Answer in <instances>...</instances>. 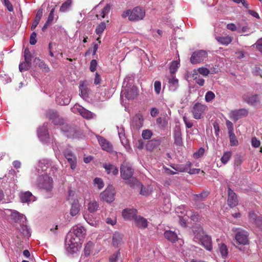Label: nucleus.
<instances>
[{"label":"nucleus","instance_id":"a878e982","mask_svg":"<svg viewBox=\"0 0 262 262\" xmlns=\"http://www.w3.org/2000/svg\"><path fill=\"white\" fill-rule=\"evenodd\" d=\"M160 144V140L152 139L147 142L146 145V149L148 150L152 151L155 148L159 146Z\"/></svg>","mask_w":262,"mask_h":262},{"label":"nucleus","instance_id":"052dcab7","mask_svg":"<svg viewBox=\"0 0 262 262\" xmlns=\"http://www.w3.org/2000/svg\"><path fill=\"white\" fill-rule=\"evenodd\" d=\"M97 66V61L95 59H93L90 62V70L91 72H94L96 71Z\"/></svg>","mask_w":262,"mask_h":262},{"label":"nucleus","instance_id":"bf43d9fd","mask_svg":"<svg viewBox=\"0 0 262 262\" xmlns=\"http://www.w3.org/2000/svg\"><path fill=\"white\" fill-rule=\"evenodd\" d=\"M42 13H43L42 9H41V8L39 9L36 13L35 17L34 18V20L38 23H39V21L41 18V17L42 16Z\"/></svg>","mask_w":262,"mask_h":262},{"label":"nucleus","instance_id":"4d7b16f0","mask_svg":"<svg viewBox=\"0 0 262 262\" xmlns=\"http://www.w3.org/2000/svg\"><path fill=\"white\" fill-rule=\"evenodd\" d=\"M230 30L236 31L238 33L244 32V27L242 29L241 27H236L234 24H230Z\"/></svg>","mask_w":262,"mask_h":262},{"label":"nucleus","instance_id":"c756f323","mask_svg":"<svg viewBox=\"0 0 262 262\" xmlns=\"http://www.w3.org/2000/svg\"><path fill=\"white\" fill-rule=\"evenodd\" d=\"M122 243V235L119 232H115L112 238V244L115 247H118Z\"/></svg>","mask_w":262,"mask_h":262},{"label":"nucleus","instance_id":"a19ab883","mask_svg":"<svg viewBox=\"0 0 262 262\" xmlns=\"http://www.w3.org/2000/svg\"><path fill=\"white\" fill-rule=\"evenodd\" d=\"M58 113L56 111L52 110H49L46 113V117L52 121L56 119L55 118L58 117Z\"/></svg>","mask_w":262,"mask_h":262},{"label":"nucleus","instance_id":"338daca9","mask_svg":"<svg viewBox=\"0 0 262 262\" xmlns=\"http://www.w3.org/2000/svg\"><path fill=\"white\" fill-rule=\"evenodd\" d=\"M178 63L176 61H173L172 62L170 67V71L171 73L173 74L177 71V69L178 68Z\"/></svg>","mask_w":262,"mask_h":262},{"label":"nucleus","instance_id":"6e6552de","mask_svg":"<svg viewBox=\"0 0 262 262\" xmlns=\"http://www.w3.org/2000/svg\"><path fill=\"white\" fill-rule=\"evenodd\" d=\"M115 190L112 186L107 187L101 192L100 197L101 200L107 203L112 202L115 199Z\"/></svg>","mask_w":262,"mask_h":262},{"label":"nucleus","instance_id":"aec40b11","mask_svg":"<svg viewBox=\"0 0 262 262\" xmlns=\"http://www.w3.org/2000/svg\"><path fill=\"white\" fill-rule=\"evenodd\" d=\"M132 180L134 183L133 187L136 186L139 188H141L140 193L141 195L144 196H148L149 195L151 192L148 187H143L142 184L136 178H133L132 179Z\"/></svg>","mask_w":262,"mask_h":262},{"label":"nucleus","instance_id":"c03bdc74","mask_svg":"<svg viewBox=\"0 0 262 262\" xmlns=\"http://www.w3.org/2000/svg\"><path fill=\"white\" fill-rule=\"evenodd\" d=\"M208 192L203 191L200 194H194L193 195V199L196 201H202L204 198L208 195Z\"/></svg>","mask_w":262,"mask_h":262},{"label":"nucleus","instance_id":"2eb2a0df","mask_svg":"<svg viewBox=\"0 0 262 262\" xmlns=\"http://www.w3.org/2000/svg\"><path fill=\"white\" fill-rule=\"evenodd\" d=\"M56 119H53L52 122L56 125H62L61 130L64 132H73L74 130L73 128L68 125V124H64V120L63 118L60 117L59 115L58 117L55 118Z\"/></svg>","mask_w":262,"mask_h":262},{"label":"nucleus","instance_id":"f3484780","mask_svg":"<svg viewBox=\"0 0 262 262\" xmlns=\"http://www.w3.org/2000/svg\"><path fill=\"white\" fill-rule=\"evenodd\" d=\"M96 137L100 145L103 150H105L109 152L113 151V147L111 143L104 137L100 136H97Z\"/></svg>","mask_w":262,"mask_h":262},{"label":"nucleus","instance_id":"13d9d810","mask_svg":"<svg viewBox=\"0 0 262 262\" xmlns=\"http://www.w3.org/2000/svg\"><path fill=\"white\" fill-rule=\"evenodd\" d=\"M183 119L187 128H190L193 126V123L191 122V121L189 120L186 116H183Z\"/></svg>","mask_w":262,"mask_h":262},{"label":"nucleus","instance_id":"20e7f679","mask_svg":"<svg viewBox=\"0 0 262 262\" xmlns=\"http://www.w3.org/2000/svg\"><path fill=\"white\" fill-rule=\"evenodd\" d=\"M232 230L235 232L234 237L236 244L243 245L249 244V233L247 231L241 228H233Z\"/></svg>","mask_w":262,"mask_h":262},{"label":"nucleus","instance_id":"5701e85b","mask_svg":"<svg viewBox=\"0 0 262 262\" xmlns=\"http://www.w3.org/2000/svg\"><path fill=\"white\" fill-rule=\"evenodd\" d=\"M79 91L80 92V96L84 100H87L89 98V94L90 90L85 85L83 81H81L79 86Z\"/></svg>","mask_w":262,"mask_h":262},{"label":"nucleus","instance_id":"69168bd1","mask_svg":"<svg viewBox=\"0 0 262 262\" xmlns=\"http://www.w3.org/2000/svg\"><path fill=\"white\" fill-rule=\"evenodd\" d=\"M251 144L253 147H258L260 146V142L256 137H254L252 138Z\"/></svg>","mask_w":262,"mask_h":262},{"label":"nucleus","instance_id":"37998d69","mask_svg":"<svg viewBox=\"0 0 262 262\" xmlns=\"http://www.w3.org/2000/svg\"><path fill=\"white\" fill-rule=\"evenodd\" d=\"M215 39L220 44L227 46L229 43V37L228 36H217Z\"/></svg>","mask_w":262,"mask_h":262},{"label":"nucleus","instance_id":"5fc2aeb1","mask_svg":"<svg viewBox=\"0 0 262 262\" xmlns=\"http://www.w3.org/2000/svg\"><path fill=\"white\" fill-rule=\"evenodd\" d=\"M120 256V253L119 250L115 252L110 257V262H117V260L119 257Z\"/></svg>","mask_w":262,"mask_h":262},{"label":"nucleus","instance_id":"8fccbe9b","mask_svg":"<svg viewBox=\"0 0 262 262\" xmlns=\"http://www.w3.org/2000/svg\"><path fill=\"white\" fill-rule=\"evenodd\" d=\"M95 185H96L99 189H101L104 187V183L102 180L99 178H96L94 180Z\"/></svg>","mask_w":262,"mask_h":262},{"label":"nucleus","instance_id":"ddd939ff","mask_svg":"<svg viewBox=\"0 0 262 262\" xmlns=\"http://www.w3.org/2000/svg\"><path fill=\"white\" fill-rule=\"evenodd\" d=\"M191 163L190 162H187L185 165H180L179 166H177L176 168H174L177 171H179L180 172H188L189 173L195 174L199 173L200 171V169L198 168H192L191 169L190 167L191 166Z\"/></svg>","mask_w":262,"mask_h":262},{"label":"nucleus","instance_id":"f704fd0d","mask_svg":"<svg viewBox=\"0 0 262 262\" xmlns=\"http://www.w3.org/2000/svg\"><path fill=\"white\" fill-rule=\"evenodd\" d=\"M24 58L25 61L27 63L28 66H31L32 55L28 48H26L24 50Z\"/></svg>","mask_w":262,"mask_h":262},{"label":"nucleus","instance_id":"4c0bfd02","mask_svg":"<svg viewBox=\"0 0 262 262\" xmlns=\"http://www.w3.org/2000/svg\"><path fill=\"white\" fill-rule=\"evenodd\" d=\"M32 196V194L30 191H26L22 193L20 195V200L23 203H27L30 201V198Z\"/></svg>","mask_w":262,"mask_h":262},{"label":"nucleus","instance_id":"393cba45","mask_svg":"<svg viewBox=\"0 0 262 262\" xmlns=\"http://www.w3.org/2000/svg\"><path fill=\"white\" fill-rule=\"evenodd\" d=\"M34 62L36 66H38L39 68L44 72L48 73L50 71V68L45 62L39 59V58L36 57L34 59Z\"/></svg>","mask_w":262,"mask_h":262},{"label":"nucleus","instance_id":"423d86ee","mask_svg":"<svg viewBox=\"0 0 262 262\" xmlns=\"http://www.w3.org/2000/svg\"><path fill=\"white\" fill-rule=\"evenodd\" d=\"M207 109L208 107L205 104L199 102L195 103L191 109L193 117L195 119H201Z\"/></svg>","mask_w":262,"mask_h":262},{"label":"nucleus","instance_id":"a18cd8bd","mask_svg":"<svg viewBox=\"0 0 262 262\" xmlns=\"http://www.w3.org/2000/svg\"><path fill=\"white\" fill-rule=\"evenodd\" d=\"M220 252L223 257H225L228 254V248L226 245L221 244L219 247Z\"/></svg>","mask_w":262,"mask_h":262},{"label":"nucleus","instance_id":"473e14b6","mask_svg":"<svg viewBox=\"0 0 262 262\" xmlns=\"http://www.w3.org/2000/svg\"><path fill=\"white\" fill-rule=\"evenodd\" d=\"M194 73L192 74V77L193 80H195L196 83H197L200 86H203L205 83V80L203 78H202L198 74L196 73V71L194 70Z\"/></svg>","mask_w":262,"mask_h":262},{"label":"nucleus","instance_id":"7ed1b4c3","mask_svg":"<svg viewBox=\"0 0 262 262\" xmlns=\"http://www.w3.org/2000/svg\"><path fill=\"white\" fill-rule=\"evenodd\" d=\"M134 172V169L127 163L124 162L120 167V173L122 178L124 180H129L128 184L130 187H134V183L132 179Z\"/></svg>","mask_w":262,"mask_h":262},{"label":"nucleus","instance_id":"c85d7f7f","mask_svg":"<svg viewBox=\"0 0 262 262\" xmlns=\"http://www.w3.org/2000/svg\"><path fill=\"white\" fill-rule=\"evenodd\" d=\"M164 235L167 240L172 243H174L178 239L177 234L174 231L166 230L165 231Z\"/></svg>","mask_w":262,"mask_h":262},{"label":"nucleus","instance_id":"680f3d73","mask_svg":"<svg viewBox=\"0 0 262 262\" xmlns=\"http://www.w3.org/2000/svg\"><path fill=\"white\" fill-rule=\"evenodd\" d=\"M31 66H29L27 64V63L25 61L24 62H21L19 65V70L20 72H23V71H27L30 68Z\"/></svg>","mask_w":262,"mask_h":262},{"label":"nucleus","instance_id":"864d4df0","mask_svg":"<svg viewBox=\"0 0 262 262\" xmlns=\"http://www.w3.org/2000/svg\"><path fill=\"white\" fill-rule=\"evenodd\" d=\"M205 152V149L203 147H201L199 150L193 154V157L195 159L201 158L203 156Z\"/></svg>","mask_w":262,"mask_h":262},{"label":"nucleus","instance_id":"b1692460","mask_svg":"<svg viewBox=\"0 0 262 262\" xmlns=\"http://www.w3.org/2000/svg\"><path fill=\"white\" fill-rule=\"evenodd\" d=\"M85 229L82 226L76 227L74 228L73 233L76 236V238L80 241L81 238H84L85 234Z\"/></svg>","mask_w":262,"mask_h":262},{"label":"nucleus","instance_id":"412c9836","mask_svg":"<svg viewBox=\"0 0 262 262\" xmlns=\"http://www.w3.org/2000/svg\"><path fill=\"white\" fill-rule=\"evenodd\" d=\"M135 225L139 228L145 229L147 227V220L141 215H137L134 220Z\"/></svg>","mask_w":262,"mask_h":262},{"label":"nucleus","instance_id":"39448f33","mask_svg":"<svg viewBox=\"0 0 262 262\" xmlns=\"http://www.w3.org/2000/svg\"><path fill=\"white\" fill-rule=\"evenodd\" d=\"M72 110L73 113H79L83 118L86 120L92 119L95 116L93 113L77 103L74 105Z\"/></svg>","mask_w":262,"mask_h":262},{"label":"nucleus","instance_id":"f257e3e1","mask_svg":"<svg viewBox=\"0 0 262 262\" xmlns=\"http://www.w3.org/2000/svg\"><path fill=\"white\" fill-rule=\"evenodd\" d=\"M194 234L193 240L195 242H200L201 245L207 250L211 251L212 249V241L210 236L205 234L203 228L199 226L194 227L193 229Z\"/></svg>","mask_w":262,"mask_h":262},{"label":"nucleus","instance_id":"4468645a","mask_svg":"<svg viewBox=\"0 0 262 262\" xmlns=\"http://www.w3.org/2000/svg\"><path fill=\"white\" fill-rule=\"evenodd\" d=\"M143 117L141 113H138L133 118L131 126L134 129H138L143 126Z\"/></svg>","mask_w":262,"mask_h":262},{"label":"nucleus","instance_id":"6ab92c4d","mask_svg":"<svg viewBox=\"0 0 262 262\" xmlns=\"http://www.w3.org/2000/svg\"><path fill=\"white\" fill-rule=\"evenodd\" d=\"M137 210L136 209H125L122 211V214L125 220H135L137 215Z\"/></svg>","mask_w":262,"mask_h":262},{"label":"nucleus","instance_id":"9d476101","mask_svg":"<svg viewBox=\"0 0 262 262\" xmlns=\"http://www.w3.org/2000/svg\"><path fill=\"white\" fill-rule=\"evenodd\" d=\"M69 236H71V235H69L66 239L67 250L70 253H75L78 250V244L80 241L73 237L69 238Z\"/></svg>","mask_w":262,"mask_h":262},{"label":"nucleus","instance_id":"ea45409f","mask_svg":"<svg viewBox=\"0 0 262 262\" xmlns=\"http://www.w3.org/2000/svg\"><path fill=\"white\" fill-rule=\"evenodd\" d=\"M232 125V123L230 122V146H237L238 141L231 129Z\"/></svg>","mask_w":262,"mask_h":262},{"label":"nucleus","instance_id":"79ce46f5","mask_svg":"<svg viewBox=\"0 0 262 262\" xmlns=\"http://www.w3.org/2000/svg\"><path fill=\"white\" fill-rule=\"evenodd\" d=\"M72 3V0H67L61 6L59 9V11L60 12H65L66 11H67L71 7Z\"/></svg>","mask_w":262,"mask_h":262},{"label":"nucleus","instance_id":"a211bd4d","mask_svg":"<svg viewBox=\"0 0 262 262\" xmlns=\"http://www.w3.org/2000/svg\"><path fill=\"white\" fill-rule=\"evenodd\" d=\"M249 114V111L246 108L236 110L231 112V118L234 121H237L243 117H246Z\"/></svg>","mask_w":262,"mask_h":262},{"label":"nucleus","instance_id":"9b49d317","mask_svg":"<svg viewBox=\"0 0 262 262\" xmlns=\"http://www.w3.org/2000/svg\"><path fill=\"white\" fill-rule=\"evenodd\" d=\"M138 95V89L136 86L124 88L121 91V96L122 97L130 100L135 99Z\"/></svg>","mask_w":262,"mask_h":262},{"label":"nucleus","instance_id":"0eeeda50","mask_svg":"<svg viewBox=\"0 0 262 262\" xmlns=\"http://www.w3.org/2000/svg\"><path fill=\"white\" fill-rule=\"evenodd\" d=\"M207 57V52L205 50H200L195 51L192 53L190 61L192 64H198L203 62Z\"/></svg>","mask_w":262,"mask_h":262},{"label":"nucleus","instance_id":"0e129e2a","mask_svg":"<svg viewBox=\"0 0 262 262\" xmlns=\"http://www.w3.org/2000/svg\"><path fill=\"white\" fill-rule=\"evenodd\" d=\"M36 36H37V34L35 32H33L31 34V35L30 36V43L31 45H34L36 43V42H37V40L36 39Z\"/></svg>","mask_w":262,"mask_h":262},{"label":"nucleus","instance_id":"72a5a7b5","mask_svg":"<svg viewBox=\"0 0 262 262\" xmlns=\"http://www.w3.org/2000/svg\"><path fill=\"white\" fill-rule=\"evenodd\" d=\"M99 207V204L96 201H92L88 205V210L91 213L95 212Z\"/></svg>","mask_w":262,"mask_h":262},{"label":"nucleus","instance_id":"dca6fc26","mask_svg":"<svg viewBox=\"0 0 262 262\" xmlns=\"http://www.w3.org/2000/svg\"><path fill=\"white\" fill-rule=\"evenodd\" d=\"M63 155L70 163L71 169L73 170L75 169L76 167L77 160L73 152L71 150L67 149L64 151Z\"/></svg>","mask_w":262,"mask_h":262},{"label":"nucleus","instance_id":"4be33fe9","mask_svg":"<svg viewBox=\"0 0 262 262\" xmlns=\"http://www.w3.org/2000/svg\"><path fill=\"white\" fill-rule=\"evenodd\" d=\"M80 205L77 199L73 200L71 204V207L70 210V214L71 216H74L76 215L80 211Z\"/></svg>","mask_w":262,"mask_h":262},{"label":"nucleus","instance_id":"3c124183","mask_svg":"<svg viewBox=\"0 0 262 262\" xmlns=\"http://www.w3.org/2000/svg\"><path fill=\"white\" fill-rule=\"evenodd\" d=\"M198 72L204 76H207L210 73V71L208 69L205 67H201L198 69Z\"/></svg>","mask_w":262,"mask_h":262},{"label":"nucleus","instance_id":"2f4dec72","mask_svg":"<svg viewBox=\"0 0 262 262\" xmlns=\"http://www.w3.org/2000/svg\"><path fill=\"white\" fill-rule=\"evenodd\" d=\"M173 137L174 139V144L178 146H181L183 144L182 134L180 129H177L174 131Z\"/></svg>","mask_w":262,"mask_h":262},{"label":"nucleus","instance_id":"cd10ccee","mask_svg":"<svg viewBox=\"0 0 262 262\" xmlns=\"http://www.w3.org/2000/svg\"><path fill=\"white\" fill-rule=\"evenodd\" d=\"M169 90L171 92H176L179 86V81L178 79L176 78L175 76L173 75H171V77L169 79Z\"/></svg>","mask_w":262,"mask_h":262},{"label":"nucleus","instance_id":"e433bc0d","mask_svg":"<svg viewBox=\"0 0 262 262\" xmlns=\"http://www.w3.org/2000/svg\"><path fill=\"white\" fill-rule=\"evenodd\" d=\"M238 203V201L236 193L230 189V208L236 206Z\"/></svg>","mask_w":262,"mask_h":262},{"label":"nucleus","instance_id":"09e8293b","mask_svg":"<svg viewBox=\"0 0 262 262\" xmlns=\"http://www.w3.org/2000/svg\"><path fill=\"white\" fill-rule=\"evenodd\" d=\"M234 210V211H230V213H231L232 216L234 219H235L236 221H237V220H238V219H239L241 217V214L238 211V210L236 211L235 209ZM230 222H233L234 223H236V221H231V220H230Z\"/></svg>","mask_w":262,"mask_h":262},{"label":"nucleus","instance_id":"e2e57ef3","mask_svg":"<svg viewBox=\"0 0 262 262\" xmlns=\"http://www.w3.org/2000/svg\"><path fill=\"white\" fill-rule=\"evenodd\" d=\"M161 83L159 81H156L154 83V89L157 94H160L161 91Z\"/></svg>","mask_w":262,"mask_h":262},{"label":"nucleus","instance_id":"6e6d98bb","mask_svg":"<svg viewBox=\"0 0 262 262\" xmlns=\"http://www.w3.org/2000/svg\"><path fill=\"white\" fill-rule=\"evenodd\" d=\"M220 160L222 164H227L228 161L229 160V152H225L223 156L220 159Z\"/></svg>","mask_w":262,"mask_h":262},{"label":"nucleus","instance_id":"f03ea898","mask_svg":"<svg viewBox=\"0 0 262 262\" xmlns=\"http://www.w3.org/2000/svg\"><path fill=\"white\" fill-rule=\"evenodd\" d=\"M145 16V10L140 6L134 7L123 12L121 17L125 18L128 17L130 21H138L143 19Z\"/></svg>","mask_w":262,"mask_h":262},{"label":"nucleus","instance_id":"bb28decb","mask_svg":"<svg viewBox=\"0 0 262 262\" xmlns=\"http://www.w3.org/2000/svg\"><path fill=\"white\" fill-rule=\"evenodd\" d=\"M103 167L105 168L108 174L112 173L113 175L115 176L118 173V169L114 165L104 163Z\"/></svg>","mask_w":262,"mask_h":262},{"label":"nucleus","instance_id":"1a4fd4ad","mask_svg":"<svg viewBox=\"0 0 262 262\" xmlns=\"http://www.w3.org/2000/svg\"><path fill=\"white\" fill-rule=\"evenodd\" d=\"M40 183L39 186L40 188L46 190L50 191L53 187L52 179L48 175L41 176L39 177Z\"/></svg>","mask_w":262,"mask_h":262},{"label":"nucleus","instance_id":"603ef678","mask_svg":"<svg viewBox=\"0 0 262 262\" xmlns=\"http://www.w3.org/2000/svg\"><path fill=\"white\" fill-rule=\"evenodd\" d=\"M93 243L91 242H89L88 243L84 248V253L85 255H89L90 253V252L91 251L92 249H93Z\"/></svg>","mask_w":262,"mask_h":262},{"label":"nucleus","instance_id":"f8f14e48","mask_svg":"<svg viewBox=\"0 0 262 262\" xmlns=\"http://www.w3.org/2000/svg\"><path fill=\"white\" fill-rule=\"evenodd\" d=\"M244 100L251 106H256L260 104V97L257 94L245 96Z\"/></svg>","mask_w":262,"mask_h":262},{"label":"nucleus","instance_id":"58836bf2","mask_svg":"<svg viewBox=\"0 0 262 262\" xmlns=\"http://www.w3.org/2000/svg\"><path fill=\"white\" fill-rule=\"evenodd\" d=\"M106 25L105 22L100 23L96 28L95 33L99 36L102 34L104 30L106 29Z\"/></svg>","mask_w":262,"mask_h":262},{"label":"nucleus","instance_id":"7c9ffc66","mask_svg":"<svg viewBox=\"0 0 262 262\" xmlns=\"http://www.w3.org/2000/svg\"><path fill=\"white\" fill-rule=\"evenodd\" d=\"M54 12H55V8H53L50 11V12L48 17V19L42 28V31H44L46 29H47V28L50 25H51L52 24L53 20H54Z\"/></svg>","mask_w":262,"mask_h":262},{"label":"nucleus","instance_id":"774afa93","mask_svg":"<svg viewBox=\"0 0 262 262\" xmlns=\"http://www.w3.org/2000/svg\"><path fill=\"white\" fill-rule=\"evenodd\" d=\"M4 3L9 11L12 12L13 11V7L9 0H4Z\"/></svg>","mask_w":262,"mask_h":262},{"label":"nucleus","instance_id":"c9c22d12","mask_svg":"<svg viewBox=\"0 0 262 262\" xmlns=\"http://www.w3.org/2000/svg\"><path fill=\"white\" fill-rule=\"evenodd\" d=\"M111 9V7L108 4H107L102 10L100 14H97L96 16L98 19L105 18V16L107 15Z\"/></svg>","mask_w":262,"mask_h":262},{"label":"nucleus","instance_id":"de8ad7c7","mask_svg":"<svg viewBox=\"0 0 262 262\" xmlns=\"http://www.w3.org/2000/svg\"><path fill=\"white\" fill-rule=\"evenodd\" d=\"M152 135V133L149 129L143 130L142 133V137L144 139H149Z\"/></svg>","mask_w":262,"mask_h":262},{"label":"nucleus","instance_id":"49530a36","mask_svg":"<svg viewBox=\"0 0 262 262\" xmlns=\"http://www.w3.org/2000/svg\"><path fill=\"white\" fill-rule=\"evenodd\" d=\"M215 98V94L212 91H208L206 93L205 99L206 102L212 101Z\"/></svg>","mask_w":262,"mask_h":262}]
</instances>
